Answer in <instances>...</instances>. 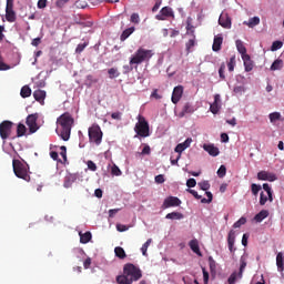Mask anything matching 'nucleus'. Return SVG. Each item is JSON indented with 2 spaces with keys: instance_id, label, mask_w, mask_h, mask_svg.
Masks as SVG:
<instances>
[{
  "instance_id": "nucleus-1",
  "label": "nucleus",
  "mask_w": 284,
  "mask_h": 284,
  "mask_svg": "<svg viewBox=\"0 0 284 284\" xmlns=\"http://www.w3.org/2000/svg\"><path fill=\"white\" fill-rule=\"evenodd\" d=\"M58 129L55 130L59 138L62 141H70V134H72V125H74V118L72 114L65 112L57 119Z\"/></svg>"
},
{
  "instance_id": "nucleus-2",
  "label": "nucleus",
  "mask_w": 284,
  "mask_h": 284,
  "mask_svg": "<svg viewBox=\"0 0 284 284\" xmlns=\"http://www.w3.org/2000/svg\"><path fill=\"white\" fill-rule=\"evenodd\" d=\"M143 276L141 268L136 267L134 264H125L123 267V274L116 276L118 284H132Z\"/></svg>"
},
{
  "instance_id": "nucleus-3",
  "label": "nucleus",
  "mask_w": 284,
  "mask_h": 284,
  "mask_svg": "<svg viewBox=\"0 0 284 284\" xmlns=\"http://www.w3.org/2000/svg\"><path fill=\"white\" fill-rule=\"evenodd\" d=\"M154 57V51L140 47L134 54L130 58V65H141V63L150 62V59Z\"/></svg>"
},
{
  "instance_id": "nucleus-4",
  "label": "nucleus",
  "mask_w": 284,
  "mask_h": 284,
  "mask_svg": "<svg viewBox=\"0 0 284 284\" xmlns=\"http://www.w3.org/2000/svg\"><path fill=\"white\" fill-rule=\"evenodd\" d=\"M13 173L18 179L30 183V166L28 163H23L20 160L12 161Z\"/></svg>"
},
{
  "instance_id": "nucleus-5",
  "label": "nucleus",
  "mask_w": 284,
  "mask_h": 284,
  "mask_svg": "<svg viewBox=\"0 0 284 284\" xmlns=\"http://www.w3.org/2000/svg\"><path fill=\"white\" fill-rule=\"evenodd\" d=\"M134 132L138 136H142V139L150 136V123L145 121L143 115H138V123L134 126Z\"/></svg>"
},
{
  "instance_id": "nucleus-6",
  "label": "nucleus",
  "mask_w": 284,
  "mask_h": 284,
  "mask_svg": "<svg viewBox=\"0 0 284 284\" xmlns=\"http://www.w3.org/2000/svg\"><path fill=\"white\" fill-rule=\"evenodd\" d=\"M89 141L95 143V145H101V141H103V131H101L99 124H93L89 128Z\"/></svg>"
},
{
  "instance_id": "nucleus-7",
  "label": "nucleus",
  "mask_w": 284,
  "mask_h": 284,
  "mask_svg": "<svg viewBox=\"0 0 284 284\" xmlns=\"http://www.w3.org/2000/svg\"><path fill=\"white\" fill-rule=\"evenodd\" d=\"M14 123L9 120H4L0 123V136L2 141H6V139L10 138V134H12V126Z\"/></svg>"
},
{
  "instance_id": "nucleus-8",
  "label": "nucleus",
  "mask_w": 284,
  "mask_h": 284,
  "mask_svg": "<svg viewBox=\"0 0 284 284\" xmlns=\"http://www.w3.org/2000/svg\"><path fill=\"white\" fill-rule=\"evenodd\" d=\"M158 21H168V19H174V11L171 7H164L160 10L159 14L155 16Z\"/></svg>"
},
{
  "instance_id": "nucleus-9",
  "label": "nucleus",
  "mask_w": 284,
  "mask_h": 284,
  "mask_svg": "<svg viewBox=\"0 0 284 284\" xmlns=\"http://www.w3.org/2000/svg\"><path fill=\"white\" fill-rule=\"evenodd\" d=\"M39 119V114L34 113V114H29L27 116V125L29 128V132L31 134H34V132H37V130H39V124H37V120Z\"/></svg>"
},
{
  "instance_id": "nucleus-10",
  "label": "nucleus",
  "mask_w": 284,
  "mask_h": 284,
  "mask_svg": "<svg viewBox=\"0 0 284 284\" xmlns=\"http://www.w3.org/2000/svg\"><path fill=\"white\" fill-rule=\"evenodd\" d=\"M219 24L225 30H230L232 28V18L227 12H222L220 14Z\"/></svg>"
},
{
  "instance_id": "nucleus-11",
  "label": "nucleus",
  "mask_w": 284,
  "mask_h": 284,
  "mask_svg": "<svg viewBox=\"0 0 284 284\" xmlns=\"http://www.w3.org/2000/svg\"><path fill=\"white\" fill-rule=\"evenodd\" d=\"M181 205V201L176 196H169L164 200L162 207L168 210V207H179Z\"/></svg>"
},
{
  "instance_id": "nucleus-12",
  "label": "nucleus",
  "mask_w": 284,
  "mask_h": 284,
  "mask_svg": "<svg viewBox=\"0 0 284 284\" xmlns=\"http://www.w3.org/2000/svg\"><path fill=\"white\" fill-rule=\"evenodd\" d=\"M183 98V85H178L173 89L171 101L176 105L179 101Z\"/></svg>"
},
{
  "instance_id": "nucleus-13",
  "label": "nucleus",
  "mask_w": 284,
  "mask_h": 284,
  "mask_svg": "<svg viewBox=\"0 0 284 284\" xmlns=\"http://www.w3.org/2000/svg\"><path fill=\"white\" fill-rule=\"evenodd\" d=\"M257 179L258 181H270V182H274L276 181V174L274 173H270L267 171H261L257 173Z\"/></svg>"
},
{
  "instance_id": "nucleus-14",
  "label": "nucleus",
  "mask_w": 284,
  "mask_h": 284,
  "mask_svg": "<svg viewBox=\"0 0 284 284\" xmlns=\"http://www.w3.org/2000/svg\"><path fill=\"white\" fill-rule=\"evenodd\" d=\"M190 145H192V138H187L184 142L179 143L175 146V152L181 156V154H183V152H185Z\"/></svg>"
},
{
  "instance_id": "nucleus-15",
  "label": "nucleus",
  "mask_w": 284,
  "mask_h": 284,
  "mask_svg": "<svg viewBox=\"0 0 284 284\" xmlns=\"http://www.w3.org/2000/svg\"><path fill=\"white\" fill-rule=\"evenodd\" d=\"M212 114H219L221 110V94L214 95V102L210 105Z\"/></svg>"
},
{
  "instance_id": "nucleus-16",
  "label": "nucleus",
  "mask_w": 284,
  "mask_h": 284,
  "mask_svg": "<svg viewBox=\"0 0 284 284\" xmlns=\"http://www.w3.org/2000/svg\"><path fill=\"white\" fill-rule=\"evenodd\" d=\"M236 241V232L234 230H231L227 235V244H229V250L233 254V252H236V248H234V243Z\"/></svg>"
},
{
  "instance_id": "nucleus-17",
  "label": "nucleus",
  "mask_w": 284,
  "mask_h": 284,
  "mask_svg": "<svg viewBox=\"0 0 284 284\" xmlns=\"http://www.w3.org/2000/svg\"><path fill=\"white\" fill-rule=\"evenodd\" d=\"M6 19L9 23H14V21H17V12H14V7H6Z\"/></svg>"
},
{
  "instance_id": "nucleus-18",
  "label": "nucleus",
  "mask_w": 284,
  "mask_h": 284,
  "mask_svg": "<svg viewBox=\"0 0 284 284\" xmlns=\"http://www.w3.org/2000/svg\"><path fill=\"white\" fill-rule=\"evenodd\" d=\"M203 150L210 154V156H219L221 151L214 144H203Z\"/></svg>"
},
{
  "instance_id": "nucleus-19",
  "label": "nucleus",
  "mask_w": 284,
  "mask_h": 284,
  "mask_svg": "<svg viewBox=\"0 0 284 284\" xmlns=\"http://www.w3.org/2000/svg\"><path fill=\"white\" fill-rule=\"evenodd\" d=\"M242 61L244 62L245 72H252V70H254V63L250 54L243 55Z\"/></svg>"
},
{
  "instance_id": "nucleus-20",
  "label": "nucleus",
  "mask_w": 284,
  "mask_h": 284,
  "mask_svg": "<svg viewBox=\"0 0 284 284\" xmlns=\"http://www.w3.org/2000/svg\"><path fill=\"white\" fill-rule=\"evenodd\" d=\"M221 45H223V36H215L212 45L213 52H220Z\"/></svg>"
},
{
  "instance_id": "nucleus-21",
  "label": "nucleus",
  "mask_w": 284,
  "mask_h": 284,
  "mask_svg": "<svg viewBox=\"0 0 284 284\" xmlns=\"http://www.w3.org/2000/svg\"><path fill=\"white\" fill-rule=\"evenodd\" d=\"M246 267H247V255H242L240 258L239 278H243V272H245Z\"/></svg>"
},
{
  "instance_id": "nucleus-22",
  "label": "nucleus",
  "mask_w": 284,
  "mask_h": 284,
  "mask_svg": "<svg viewBox=\"0 0 284 284\" xmlns=\"http://www.w3.org/2000/svg\"><path fill=\"white\" fill-rule=\"evenodd\" d=\"M33 99L43 105V101H45V91L43 90H36L33 92Z\"/></svg>"
},
{
  "instance_id": "nucleus-23",
  "label": "nucleus",
  "mask_w": 284,
  "mask_h": 284,
  "mask_svg": "<svg viewBox=\"0 0 284 284\" xmlns=\"http://www.w3.org/2000/svg\"><path fill=\"white\" fill-rule=\"evenodd\" d=\"M135 30H136V28H134V27H130V28L125 29L120 36V41H125L126 39H129L132 34H134Z\"/></svg>"
},
{
  "instance_id": "nucleus-24",
  "label": "nucleus",
  "mask_w": 284,
  "mask_h": 284,
  "mask_svg": "<svg viewBox=\"0 0 284 284\" xmlns=\"http://www.w3.org/2000/svg\"><path fill=\"white\" fill-rule=\"evenodd\" d=\"M235 45H236L237 52H240L241 57H247V48H245V44H243V41L236 40Z\"/></svg>"
},
{
  "instance_id": "nucleus-25",
  "label": "nucleus",
  "mask_w": 284,
  "mask_h": 284,
  "mask_svg": "<svg viewBox=\"0 0 284 284\" xmlns=\"http://www.w3.org/2000/svg\"><path fill=\"white\" fill-rule=\"evenodd\" d=\"M267 216H270V212L267 210H262L260 213H257L254 216V220L256 221V223H261V222L265 221V219H267Z\"/></svg>"
},
{
  "instance_id": "nucleus-26",
  "label": "nucleus",
  "mask_w": 284,
  "mask_h": 284,
  "mask_svg": "<svg viewBox=\"0 0 284 284\" xmlns=\"http://www.w3.org/2000/svg\"><path fill=\"white\" fill-rule=\"evenodd\" d=\"M189 246L191 247L192 252H194V254H197V256H202L201 248L199 247V241L197 240H192L189 243Z\"/></svg>"
},
{
  "instance_id": "nucleus-27",
  "label": "nucleus",
  "mask_w": 284,
  "mask_h": 284,
  "mask_svg": "<svg viewBox=\"0 0 284 284\" xmlns=\"http://www.w3.org/2000/svg\"><path fill=\"white\" fill-rule=\"evenodd\" d=\"M261 23V18L258 17H253L248 21H244L243 24L247 26L248 28H256Z\"/></svg>"
},
{
  "instance_id": "nucleus-28",
  "label": "nucleus",
  "mask_w": 284,
  "mask_h": 284,
  "mask_svg": "<svg viewBox=\"0 0 284 284\" xmlns=\"http://www.w3.org/2000/svg\"><path fill=\"white\" fill-rule=\"evenodd\" d=\"M79 234H80V243L85 244L92 241V233H90V231L85 233H79Z\"/></svg>"
},
{
  "instance_id": "nucleus-29",
  "label": "nucleus",
  "mask_w": 284,
  "mask_h": 284,
  "mask_svg": "<svg viewBox=\"0 0 284 284\" xmlns=\"http://www.w3.org/2000/svg\"><path fill=\"white\" fill-rule=\"evenodd\" d=\"M194 112V106L190 103H185L182 112L180 113V116H185V114H192Z\"/></svg>"
},
{
  "instance_id": "nucleus-30",
  "label": "nucleus",
  "mask_w": 284,
  "mask_h": 284,
  "mask_svg": "<svg viewBox=\"0 0 284 284\" xmlns=\"http://www.w3.org/2000/svg\"><path fill=\"white\" fill-rule=\"evenodd\" d=\"M165 219H169L171 221H181V219H183V213L172 212L166 214Z\"/></svg>"
},
{
  "instance_id": "nucleus-31",
  "label": "nucleus",
  "mask_w": 284,
  "mask_h": 284,
  "mask_svg": "<svg viewBox=\"0 0 284 284\" xmlns=\"http://www.w3.org/2000/svg\"><path fill=\"white\" fill-rule=\"evenodd\" d=\"M268 119L271 123H276V121H284L283 116L281 115V112H273L268 114Z\"/></svg>"
},
{
  "instance_id": "nucleus-32",
  "label": "nucleus",
  "mask_w": 284,
  "mask_h": 284,
  "mask_svg": "<svg viewBox=\"0 0 284 284\" xmlns=\"http://www.w3.org/2000/svg\"><path fill=\"white\" fill-rule=\"evenodd\" d=\"M31 94H32V89H30V87L28 85L22 87L20 91V95L22 97V99H28V97H31Z\"/></svg>"
},
{
  "instance_id": "nucleus-33",
  "label": "nucleus",
  "mask_w": 284,
  "mask_h": 284,
  "mask_svg": "<svg viewBox=\"0 0 284 284\" xmlns=\"http://www.w3.org/2000/svg\"><path fill=\"white\" fill-rule=\"evenodd\" d=\"M276 265H277V268L281 270V272H283V270H284L283 253H277V255H276Z\"/></svg>"
},
{
  "instance_id": "nucleus-34",
  "label": "nucleus",
  "mask_w": 284,
  "mask_h": 284,
  "mask_svg": "<svg viewBox=\"0 0 284 284\" xmlns=\"http://www.w3.org/2000/svg\"><path fill=\"white\" fill-rule=\"evenodd\" d=\"M271 70L273 72L276 70H283V60L281 59L275 60L271 65Z\"/></svg>"
},
{
  "instance_id": "nucleus-35",
  "label": "nucleus",
  "mask_w": 284,
  "mask_h": 284,
  "mask_svg": "<svg viewBox=\"0 0 284 284\" xmlns=\"http://www.w3.org/2000/svg\"><path fill=\"white\" fill-rule=\"evenodd\" d=\"M109 79H116L121 77V73L119 72L118 68H111L108 70Z\"/></svg>"
},
{
  "instance_id": "nucleus-36",
  "label": "nucleus",
  "mask_w": 284,
  "mask_h": 284,
  "mask_svg": "<svg viewBox=\"0 0 284 284\" xmlns=\"http://www.w3.org/2000/svg\"><path fill=\"white\" fill-rule=\"evenodd\" d=\"M186 32L187 34H191V37H194V26H192V18H187L186 20Z\"/></svg>"
},
{
  "instance_id": "nucleus-37",
  "label": "nucleus",
  "mask_w": 284,
  "mask_h": 284,
  "mask_svg": "<svg viewBox=\"0 0 284 284\" xmlns=\"http://www.w3.org/2000/svg\"><path fill=\"white\" fill-rule=\"evenodd\" d=\"M114 252H115V256H118V258H122L123 260V258H125V256H128L125 254V250H123V247H121V246L115 247Z\"/></svg>"
},
{
  "instance_id": "nucleus-38",
  "label": "nucleus",
  "mask_w": 284,
  "mask_h": 284,
  "mask_svg": "<svg viewBox=\"0 0 284 284\" xmlns=\"http://www.w3.org/2000/svg\"><path fill=\"white\" fill-rule=\"evenodd\" d=\"M236 67V57H231L227 62L229 72H234V68Z\"/></svg>"
},
{
  "instance_id": "nucleus-39",
  "label": "nucleus",
  "mask_w": 284,
  "mask_h": 284,
  "mask_svg": "<svg viewBox=\"0 0 284 284\" xmlns=\"http://www.w3.org/2000/svg\"><path fill=\"white\" fill-rule=\"evenodd\" d=\"M27 132V129L23 124L19 123L17 126V136H24Z\"/></svg>"
},
{
  "instance_id": "nucleus-40",
  "label": "nucleus",
  "mask_w": 284,
  "mask_h": 284,
  "mask_svg": "<svg viewBox=\"0 0 284 284\" xmlns=\"http://www.w3.org/2000/svg\"><path fill=\"white\" fill-rule=\"evenodd\" d=\"M152 244V239H149L141 247L143 256H148V247Z\"/></svg>"
},
{
  "instance_id": "nucleus-41",
  "label": "nucleus",
  "mask_w": 284,
  "mask_h": 284,
  "mask_svg": "<svg viewBox=\"0 0 284 284\" xmlns=\"http://www.w3.org/2000/svg\"><path fill=\"white\" fill-rule=\"evenodd\" d=\"M130 22L134 23V26H139L141 23V17L139 16V13H132Z\"/></svg>"
},
{
  "instance_id": "nucleus-42",
  "label": "nucleus",
  "mask_w": 284,
  "mask_h": 284,
  "mask_svg": "<svg viewBox=\"0 0 284 284\" xmlns=\"http://www.w3.org/2000/svg\"><path fill=\"white\" fill-rule=\"evenodd\" d=\"M194 45H196V36H192V39H190L186 42V50H187V52H190V50H192V48H194Z\"/></svg>"
},
{
  "instance_id": "nucleus-43",
  "label": "nucleus",
  "mask_w": 284,
  "mask_h": 284,
  "mask_svg": "<svg viewBox=\"0 0 284 284\" xmlns=\"http://www.w3.org/2000/svg\"><path fill=\"white\" fill-rule=\"evenodd\" d=\"M111 174L112 176H121L123 172H121V169H119L116 164H113L111 168Z\"/></svg>"
},
{
  "instance_id": "nucleus-44",
  "label": "nucleus",
  "mask_w": 284,
  "mask_h": 284,
  "mask_svg": "<svg viewBox=\"0 0 284 284\" xmlns=\"http://www.w3.org/2000/svg\"><path fill=\"white\" fill-rule=\"evenodd\" d=\"M282 48H283V42L277 40L272 43L271 50L272 52H276V50H281Z\"/></svg>"
},
{
  "instance_id": "nucleus-45",
  "label": "nucleus",
  "mask_w": 284,
  "mask_h": 284,
  "mask_svg": "<svg viewBox=\"0 0 284 284\" xmlns=\"http://www.w3.org/2000/svg\"><path fill=\"white\" fill-rule=\"evenodd\" d=\"M261 184H252L251 185V192L254 196H258V192H261Z\"/></svg>"
},
{
  "instance_id": "nucleus-46",
  "label": "nucleus",
  "mask_w": 284,
  "mask_h": 284,
  "mask_svg": "<svg viewBox=\"0 0 284 284\" xmlns=\"http://www.w3.org/2000/svg\"><path fill=\"white\" fill-rule=\"evenodd\" d=\"M197 185L201 190H203V192H207V190H210V187H211L209 181H202V182L197 183Z\"/></svg>"
},
{
  "instance_id": "nucleus-47",
  "label": "nucleus",
  "mask_w": 284,
  "mask_h": 284,
  "mask_svg": "<svg viewBox=\"0 0 284 284\" xmlns=\"http://www.w3.org/2000/svg\"><path fill=\"white\" fill-rule=\"evenodd\" d=\"M239 273L237 272H233L231 275H230V277H229V280H227V283L229 284H234V283H236V281H239Z\"/></svg>"
},
{
  "instance_id": "nucleus-48",
  "label": "nucleus",
  "mask_w": 284,
  "mask_h": 284,
  "mask_svg": "<svg viewBox=\"0 0 284 284\" xmlns=\"http://www.w3.org/2000/svg\"><path fill=\"white\" fill-rule=\"evenodd\" d=\"M225 174H227V168H225V165H221L217 170V176L223 179Z\"/></svg>"
},
{
  "instance_id": "nucleus-49",
  "label": "nucleus",
  "mask_w": 284,
  "mask_h": 284,
  "mask_svg": "<svg viewBox=\"0 0 284 284\" xmlns=\"http://www.w3.org/2000/svg\"><path fill=\"white\" fill-rule=\"evenodd\" d=\"M219 75L222 81H225V62L221 63L219 69Z\"/></svg>"
},
{
  "instance_id": "nucleus-50",
  "label": "nucleus",
  "mask_w": 284,
  "mask_h": 284,
  "mask_svg": "<svg viewBox=\"0 0 284 284\" xmlns=\"http://www.w3.org/2000/svg\"><path fill=\"white\" fill-rule=\"evenodd\" d=\"M245 223H247V219L241 217L239 221H236L233 224V227L236 230V229L241 227V225H245Z\"/></svg>"
},
{
  "instance_id": "nucleus-51",
  "label": "nucleus",
  "mask_w": 284,
  "mask_h": 284,
  "mask_svg": "<svg viewBox=\"0 0 284 284\" xmlns=\"http://www.w3.org/2000/svg\"><path fill=\"white\" fill-rule=\"evenodd\" d=\"M205 194H206L207 199L203 197L201 200V203H212V200L214 199V196L212 195V192L206 191Z\"/></svg>"
},
{
  "instance_id": "nucleus-52",
  "label": "nucleus",
  "mask_w": 284,
  "mask_h": 284,
  "mask_svg": "<svg viewBox=\"0 0 284 284\" xmlns=\"http://www.w3.org/2000/svg\"><path fill=\"white\" fill-rule=\"evenodd\" d=\"M88 44H89L88 42L78 44V47L75 48V53L81 54V52H83V50L88 48Z\"/></svg>"
},
{
  "instance_id": "nucleus-53",
  "label": "nucleus",
  "mask_w": 284,
  "mask_h": 284,
  "mask_svg": "<svg viewBox=\"0 0 284 284\" xmlns=\"http://www.w3.org/2000/svg\"><path fill=\"white\" fill-rule=\"evenodd\" d=\"M60 156H62L63 161H68V149L65 146L60 148Z\"/></svg>"
},
{
  "instance_id": "nucleus-54",
  "label": "nucleus",
  "mask_w": 284,
  "mask_h": 284,
  "mask_svg": "<svg viewBox=\"0 0 284 284\" xmlns=\"http://www.w3.org/2000/svg\"><path fill=\"white\" fill-rule=\"evenodd\" d=\"M87 165L91 170V172H97V164L92 160H89L87 162Z\"/></svg>"
},
{
  "instance_id": "nucleus-55",
  "label": "nucleus",
  "mask_w": 284,
  "mask_h": 284,
  "mask_svg": "<svg viewBox=\"0 0 284 284\" xmlns=\"http://www.w3.org/2000/svg\"><path fill=\"white\" fill-rule=\"evenodd\" d=\"M202 272H203L204 284H207L210 281V273L205 270V267H202Z\"/></svg>"
},
{
  "instance_id": "nucleus-56",
  "label": "nucleus",
  "mask_w": 284,
  "mask_h": 284,
  "mask_svg": "<svg viewBox=\"0 0 284 284\" xmlns=\"http://www.w3.org/2000/svg\"><path fill=\"white\" fill-rule=\"evenodd\" d=\"M267 203V195L265 193L261 192L260 194V205H265Z\"/></svg>"
},
{
  "instance_id": "nucleus-57",
  "label": "nucleus",
  "mask_w": 284,
  "mask_h": 284,
  "mask_svg": "<svg viewBox=\"0 0 284 284\" xmlns=\"http://www.w3.org/2000/svg\"><path fill=\"white\" fill-rule=\"evenodd\" d=\"M186 192H189V194H192V196H194V199H196L197 201L201 200V195H199V192L192 189H186Z\"/></svg>"
},
{
  "instance_id": "nucleus-58",
  "label": "nucleus",
  "mask_w": 284,
  "mask_h": 284,
  "mask_svg": "<svg viewBox=\"0 0 284 284\" xmlns=\"http://www.w3.org/2000/svg\"><path fill=\"white\" fill-rule=\"evenodd\" d=\"M186 186L189 187H196V180L194 178H191L186 181Z\"/></svg>"
},
{
  "instance_id": "nucleus-59",
  "label": "nucleus",
  "mask_w": 284,
  "mask_h": 284,
  "mask_svg": "<svg viewBox=\"0 0 284 284\" xmlns=\"http://www.w3.org/2000/svg\"><path fill=\"white\" fill-rule=\"evenodd\" d=\"M122 115H123V113H121V112H113L111 114V119H113L114 121H121Z\"/></svg>"
},
{
  "instance_id": "nucleus-60",
  "label": "nucleus",
  "mask_w": 284,
  "mask_h": 284,
  "mask_svg": "<svg viewBox=\"0 0 284 284\" xmlns=\"http://www.w3.org/2000/svg\"><path fill=\"white\" fill-rule=\"evenodd\" d=\"M155 183H159V184L165 183V176L163 174L156 175Z\"/></svg>"
},
{
  "instance_id": "nucleus-61",
  "label": "nucleus",
  "mask_w": 284,
  "mask_h": 284,
  "mask_svg": "<svg viewBox=\"0 0 284 284\" xmlns=\"http://www.w3.org/2000/svg\"><path fill=\"white\" fill-rule=\"evenodd\" d=\"M92 265V258L88 257L84 262H83V267L84 270H90V266Z\"/></svg>"
},
{
  "instance_id": "nucleus-62",
  "label": "nucleus",
  "mask_w": 284,
  "mask_h": 284,
  "mask_svg": "<svg viewBox=\"0 0 284 284\" xmlns=\"http://www.w3.org/2000/svg\"><path fill=\"white\" fill-rule=\"evenodd\" d=\"M45 6H48V0H39L38 1V8L40 10H43V8H45Z\"/></svg>"
},
{
  "instance_id": "nucleus-63",
  "label": "nucleus",
  "mask_w": 284,
  "mask_h": 284,
  "mask_svg": "<svg viewBox=\"0 0 284 284\" xmlns=\"http://www.w3.org/2000/svg\"><path fill=\"white\" fill-rule=\"evenodd\" d=\"M151 149L150 145L145 144L144 148L142 149L141 154L145 155V154H150Z\"/></svg>"
},
{
  "instance_id": "nucleus-64",
  "label": "nucleus",
  "mask_w": 284,
  "mask_h": 284,
  "mask_svg": "<svg viewBox=\"0 0 284 284\" xmlns=\"http://www.w3.org/2000/svg\"><path fill=\"white\" fill-rule=\"evenodd\" d=\"M41 43V38H34L31 42V44L37 48Z\"/></svg>"
}]
</instances>
